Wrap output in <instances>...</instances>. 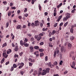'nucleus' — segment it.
Instances as JSON below:
<instances>
[{"label":"nucleus","mask_w":76,"mask_h":76,"mask_svg":"<svg viewBox=\"0 0 76 76\" xmlns=\"http://www.w3.org/2000/svg\"><path fill=\"white\" fill-rule=\"evenodd\" d=\"M61 51L62 53H63V52L65 53L66 51V48L64 47V46H62L61 47Z\"/></svg>","instance_id":"1"},{"label":"nucleus","mask_w":76,"mask_h":76,"mask_svg":"<svg viewBox=\"0 0 76 76\" xmlns=\"http://www.w3.org/2000/svg\"><path fill=\"white\" fill-rule=\"evenodd\" d=\"M47 65H48V67H50L51 68H52L53 67H54V65L51 64V62H49V63H47Z\"/></svg>","instance_id":"2"},{"label":"nucleus","mask_w":76,"mask_h":76,"mask_svg":"<svg viewBox=\"0 0 76 76\" xmlns=\"http://www.w3.org/2000/svg\"><path fill=\"white\" fill-rule=\"evenodd\" d=\"M34 26H39V21L37 20L34 22Z\"/></svg>","instance_id":"3"},{"label":"nucleus","mask_w":76,"mask_h":76,"mask_svg":"<svg viewBox=\"0 0 76 76\" xmlns=\"http://www.w3.org/2000/svg\"><path fill=\"white\" fill-rule=\"evenodd\" d=\"M3 57L5 58H7L8 57V55H6V52L3 53L2 54Z\"/></svg>","instance_id":"4"},{"label":"nucleus","mask_w":76,"mask_h":76,"mask_svg":"<svg viewBox=\"0 0 76 76\" xmlns=\"http://www.w3.org/2000/svg\"><path fill=\"white\" fill-rule=\"evenodd\" d=\"M42 75H46L47 74V72H46V71H45V70L44 69L42 71Z\"/></svg>","instance_id":"5"},{"label":"nucleus","mask_w":76,"mask_h":76,"mask_svg":"<svg viewBox=\"0 0 76 76\" xmlns=\"http://www.w3.org/2000/svg\"><path fill=\"white\" fill-rule=\"evenodd\" d=\"M72 44L70 43H69L68 44V48L69 50H70L71 48H72Z\"/></svg>","instance_id":"6"},{"label":"nucleus","mask_w":76,"mask_h":76,"mask_svg":"<svg viewBox=\"0 0 76 76\" xmlns=\"http://www.w3.org/2000/svg\"><path fill=\"white\" fill-rule=\"evenodd\" d=\"M30 49V52H33V51H34V47L33 46H31L29 47Z\"/></svg>","instance_id":"7"},{"label":"nucleus","mask_w":76,"mask_h":76,"mask_svg":"<svg viewBox=\"0 0 76 76\" xmlns=\"http://www.w3.org/2000/svg\"><path fill=\"white\" fill-rule=\"evenodd\" d=\"M23 45H24L25 47H28L29 46V44L27 43L26 42H23Z\"/></svg>","instance_id":"8"},{"label":"nucleus","mask_w":76,"mask_h":76,"mask_svg":"<svg viewBox=\"0 0 76 76\" xmlns=\"http://www.w3.org/2000/svg\"><path fill=\"white\" fill-rule=\"evenodd\" d=\"M75 65H76V64H75V62H73L72 64V65L71 66V67L72 68H74V67H75Z\"/></svg>","instance_id":"9"},{"label":"nucleus","mask_w":76,"mask_h":76,"mask_svg":"<svg viewBox=\"0 0 76 76\" xmlns=\"http://www.w3.org/2000/svg\"><path fill=\"white\" fill-rule=\"evenodd\" d=\"M50 69L49 68H47L46 69V70H45L46 71V73H49L50 72Z\"/></svg>","instance_id":"10"},{"label":"nucleus","mask_w":76,"mask_h":76,"mask_svg":"<svg viewBox=\"0 0 76 76\" xmlns=\"http://www.w3.org/2000/svg\"><path fill=\"white\" fill-rule=\"evenodd\" d=\"M73 54H74V52L73 51L69 53L70 57H72V55H73Z\"/></svg>","instance_id":"11"},{"label":"nucleus","mask_w":76,"mask_h":76,"mask_svg":"<svg viewBox=\"0 0 76 76\" xmlns=\"http://www.w3.org/2000/svg\"><path fill=\"white\" fill-rule=\"evenodd\" d=\"M6 46H7V43H5L2 45V48H3V47H6Z\"/></svg>","instance_id":"12"},{"label":"nucleus","mask_w":76,"mask_h":76,"mask_svg":"<svg viewBox=\"0 0 76 76\" xmlns=\"http://www.w3.org/2000/svg\"><path fill=\"white\" fill-rule=\"evenodd\" d=\"M75 39V37L73 36H71L70 37V39L71 40V41H73Z\"/></svg>","instance_id":"13"},{"label":"nucleus","mask_w":76,"mask_h":76,"mask_svg":"<svg viewBox=\"0 0 76 76\" xmlns=\"http://www.w3.org/2000/svg\"><path fill=\"white\" fill-rule=\"evenodd\" d=\"M70 32L73 34V28H71L70 29Z\"/></svg>","instance_id":"14"},{"label":"nucleus","mask_w":76,"mask_h":76,"mask_svg":"<svg viewBox=\"0 0 76 76\" xmlns=\"http://www.w3.org/2000/svg\"><path fill=\"white\" fill-rule=\"evenodd\" d=\"M56 32V30H53L52 31V35H54V34H55Z\"/></svg>","instance_id":"15"},{"label":"nucleus","mask_w":76,"mask_h":76,"mask_svg":"<svg viewBox=\"0 0 76 76\" xmlns=\"http://www.w3.org/2000/svg\"><path fill=\"white\" fill-rule=\"evenodd\" d=\"M4 62V58H3L1 62V64H2Z\"/></svg>","instance_id":"16"},{"label":"nucleus","mask_w":76,"mask_h":76,"mask_svg":"<svg viewBox=\"0 0 76 76\" xmlns=\"http://www.w3.org/2000/svg\"><path fill=\"white\" fill-rule=\"evenodd\" d=\"M21 26L20 25H18L16 27V29H20V28Z\"/></svg>","instance_id":"17"},{"label":"nucleus","mask_w":76,"mask_h":76,"mask_svg":"<svg viewBox=\"0 0 76 76\" xmlns=\"http://www.w3.org/2000/svg\"><path fill=\"white\" fill-rule=\"evenodd\" d=\"M34 49L35 50H38L39 49V47L37 46H36L34 47Z\"/></svg>","instance_id":"18"},{"label":"nucleus","mask_w":76,"mask_h":76,"mask_svg":"<svg viewBox=\"0 0 76 76\" xmlns=\"http://www.w3.org/2000/svg\"><path fill=\"white\" fill-rule=\"evenodd\" d=\"M45 34V33L44 32H42V33H41L39 34L40 36H43Z\"/></svg>","instance_id":"19"},{"label":"nucleus","mask_w":76,"mask_h":76,"mask_svg":"<svg viewBox=\"0 0 76 76\" xmlns=\"http://www.w3.org/2000/svg\"><path fill=\"white\" fill-rule=\"evenodd\" d=\"M18 50H19V49L18 46H17L14 49V50H15V51H18Z\"/></svg>","instance_id":"20"},{"label":"nucleus","mask_w":76,"mask_h":76,"mask_svg":"<svg viewBox=\"0 0 76 76\" xmlns=\"http://www.w3.org/2000/svg\"><path fill=\"white\" fill-rule=\"evenodd\" d=\"M20 44L21 45L23 46V41L22 40L20 41Z\"/></svg>","instance_id":"21"},{"label":"nucleus","mask_w":76,"mask_h":76,"mask_svg":"<svg viewBox=\"0 0 76 76\" xmlns=\"http://www.w3.org/2000/svg\"><path fill=\"white\" fill-rule=\"evenodd\" d=\"M18 66L15 64H14L13 65V67L14 68H16V67H17Z\"/></svg>","instance_id":"22"},{"label":"nucleus","mask_w":76,"mask_h":76,"mask_svg":"<svg viewBox=\"0 0 76 76\" xmlns=\"http://www.w3.org/2000/svg\"><path fill=\"white\" fill-rule=\"evenodd\" d=\"M11 11H10L8 12V16H10V15H11Z\"/></svg>","instance_id":"23"},{"label":"nucleus","mask_w":76,"mask_h":76,"mask_svg":"<svg viewBox=\"0 0 76 76\" xmlns=\"http://www.w3.org/2000/svg\"><path fill=\"white\" fill-rule=\"evenodd\" d=\"M44 56V53H41L40 54V57H42Z\"/></svg>","instance_id":"24"},{"label":"nucleus","mask_w":76,"mask_h":76,"mask_svg":"<svg viewBox=\"0 0 76 76\" xmlns=\"http://www.w3.org/2000/svg\"><path fill=\"white\" fill-rule=\"evenodd\" d=\"M41 37L39 36L38 37V38L37 39V41H39L41 39Z\"/></svg>","instance_id":"25"},{"label":"nucleus","mask_w":76,"mask_h":76,"mask_svg":"<svg viewBox=\"0 0 76 76\" xmlns=\"http://www.w3.org/2000/svg\"><path fill=\"white\" fill-rule=\"evenodd\" d=\"M48 29V28H43L42 29V31H47Z\"/></svg>","instance_id":"26"},{"label":"nucleus","mask_w":76,"mask_h":76,"mask_svg":"<svg viewBox=\"0 0 76 76\" xmlns=\"http://www.w3.org/2000/svg\"><path fill=\"white\" fill-rule=\"evenodd\" d=\"M63 21H66V20H67V19L66 18V17H64L63 19Z\"/></svg>","instance_id":"27"},{"label":"nucleus","mask_w":76,"mask_h":76,"mask_svg":"<svg viewBox=\"0 0 76 76\" xmlns=\"http://www.w3.org/2000/svg\"><path fill=\"white\" fill-rule=\"evenodd\" d=\"M14 4L13 3H12L11 2L10 4V6L11 7H12V6H13Z\"/></svg>","instance_id":"28"},{"label":"nucleus","mask_w":76,"mask_h":76,"mask_svg":"<svg viewBox=\"0 0 76 76\" xmlns=\"http://www.w3.org/2000/svg\"><path fill=\"white\" fill-rule=\"evenodd\" d=\"M39 51L40 52H43V51H44V49H40L39 50Z\"/></svg>","instance_id":"29"},{"label":"nucleus","mask_w":76,"mask_h":76,"mask_svg":"<svg viewBox=\"0 0 76 76\" xmlns=\"http://www.w3.org/2000/svg\"><path fill=\"white\" fill-rule=\"evenodd\" d=\"M75 10H76V9H74L73 10H72L71 11L72 13H75Z\"/></svg>","instance_id":"30"},{"label":"nucleus","mask_w":76,"mask_h":76,"mask_svg":"<svg viewBox=\"0 0 76 76\" xmlns=\"http://www.w3.org/2000/svg\"><path fill=\"white\" fill-rule=\"evenodd\" d=\"M68 25V22H66L64 25V26L66 27Z\"/></svg>","instance_id":"31"},{"label":"nucleus","mask_w":76,"mask_h":76,"mask_svg":"<svg viewBox=\"0 0 76 76\" xmlns=\"http://www.w3.org/2000/svg\"><path fill=\"white\" fill-rule=\"evenodd\" d=\"M30 40L31 41H34V38L33 37H31Z\"/></svg>","instance_id":"32"},{"label":"nucleus","mask_w":76,"mask_h":76,"mask_svg":"<svg viewBox=\"0 0 76 76\" xmlns=\"http://www.w3.org/2000/svg\"><path fill=\"white\" fill-rule=\"evenodd\" d=\"M56 54H57V52H56V51H55L54 53V57H55L56 56Z\"/></svg>","instance_id":"33"},{"label":"nucleus","mask_w":76,"mask_h":76,"mask_svg":"<svg viewBox=\"0 0 76 76\" xmlns=\"http://www.w3.org/2000/svg\"><path fill=\"white\" fill-rule=\"evenodd\" d=\"M70 18V15H67L66 16V18L67 19H69V18Z\"/></svg>","instance_id":"34"},{"label":"nucleus","mask_w":76,"mask_h":76,"mask_svg":"<svg viewBox=\"0 0 76 76\" xmlns=\"http://www.w3.org/2000/svg\"><path fill=\"white\" fill-rule=\"evenodd\" d=\"M41 72L39 71L38 74V76H40V75H41Z\"/></svg>","instance_id":"35"},{"label":"nucleus","mask_w":76,"mask_h":76,"mask_svg":"<svg viewBox=\"0 0 76 76\" xmlns=\"http://www.w3.org/2000/svg\"><path fill=\"white\" fill-rule=\"evenodd\" d=\"M3 3L4 4V5H6L7 4V2L6 1H4Z\"/></svg>","instance_id":"36"},{"label":"nucleus","mask_w":76,"mask_h":76,"mask_svg":"<svg viewBox=\"0 0 76 76\" xmlns=\"http://www.w3.org/2000/svg\"><path fill=\"white\" fill-rule=\"evenodd\" d=\"M68 73V71H66L64 72V75H66V74H67Z\"/></svg>","instance_id":"37"},{"label":"nucleus","mask_w":76,"mask_h":76,"mask_svg":"<svg viewBox=\"0 0 76 76\" xmlns=\"http://www.w3.org/2000/svg\"><path fill=\"white\" fill-rule=\"evenodd\" d=\"M9 26V23L7 22L6 23V27L7 28Z\"/></svg>","instance_id":"38"},{"label":"nucleus","mask_w":76,"mask_h":76,"mask_svg":"<svg viewBox=\"0 0 76 76\" xmlns=\"http://www.w3.org/2000/svg\"><path fill=\"white\" fill-rule=\"evenodd\" d=\"M45 58V61H47L48 60V56H46Z\"/></svg>","instance_id":"39"},{"label":"nucleus","mask_w":76,"mask_h":76,"mask_svg":"<svg viewBox=\"0 0 76 76\" xmlns=\"http://www.w3.org/2000/svg\"><path fill=\"white\" fill-rule=\"evenodd\" d=\"M38 51H36V52H35L34 54V55H36L37 54V53H38Z\"/></svg>","instance_id":"40"},{"label":"nucleus","mask_w":76,"mask_h":76,"mask_svg":"<svg viewBox=\"0 0 76 76\" xmlns=\"http://www.w3.org/2000/svg\"><path fill=\"white\" fill-rule=\"evenodd\" d=\"M48 1H49L47 0H45L44 1V3H47V2H48Z\"/></svg>","instance_id":"41"},{"label":"nucleus","mask_w":76,"mask_h":76,"mask_svg":"<svg viewBox=\"0 0 76 76\" xmlns=\"http://www.w3.org/2000/svg\"><path fill=\"white\" fill-rule=\"evenodd\" d=\"M39 10H41V7L40 6V4H39Z\"/></svg>","instance_id":"42"},{"label":"nucleus","mask_w":76,"mask_h":76,"mask_svg":"<svg viewBox=\"0 0 76 76\" xmlns=\"http://www.w3.org/2000/svg\"><path fill=\"white\" fill-rule=\"evenodd\" d=\"M27 10H28V9H27V8H25V10H24V13H25L26 12H27Z\"/></svg>","instance_id":"43"},{"label":"nucleus","mask_w":76,"mask_h":76,"mask_svg":"<svg viewBox=\"0 0 76 76\" xmlns=\"http://www.w3.org/2000/svg\"><path fill=\"white\" fill-rule=\"evenodd\" d=\"M14 69V68L13 67H12V68L10 69L11 72H12V71Z\"/></svg>","instance_id":"44"},{"label":"nucleus","mask_w":76,"mask_h":76,"mask_svg":"<svg viewBox=\"0 0 76 76\" xmlns=\"http://www.w3.org/2000/svg\"><path fill=\"white\" fill-rule=\"evenodd\" d=\"M11 9L13 10L16 9V7H11Z\"/></svg>","instance_id":"45"},{"label":"nucleus","mask_w":76,"mask_h":76,"mask_svg":"<svg viewBox=\"0 0 76 76\" xmlns=\"http://www.w3.org/2000/svg\"><path fill=\"white\" fill-rule=\"evenodd\" d=\"M29 66H32V63L31 62H29Z\"/></svg>","instance_id":"46"},{"label":"nucleus","mask_w":76,"mask_h":76,"mask_svg":"<svg viewBox=\"0 0 76 76\" xmlns=\"http://www.w3.org/2000/svg\"><path fill=\"white\" fill-rule=\"evenodd\" d=\"M44 44V42H41L40 43V45H42Z\"/></svg>","instance_id":"47"},{"label":"nucleus","mask_w":76,"mask_h":76,"mask_svg":"<svg viewBox=\"0 0 76 76\" xmlns=\"http://www.w3.org/2000/svg\"><path fill=\"white\" fill-rule=\"evenodd\" d=\"M19 57V56L18 55L15 54L14 56L15 58H16V57Z\"/></svg>","instance_id":"48"},{"label":"nucleus","mask_w":76,"mask_h":76,"mask_svg":"<svg viewBox=\"0 0 76 76\" xmlns=\"http://www.w3.org/2000/svg\"><path fill=\"white\" fill-rule=\"evenodd\" d=\"M20 65H21V66H22L23 67V66L24 65V64L23 63H21L20 64Z\"/></svg>","instance_id":"49"},{"label":"nucleus","mask_w":76,"mask_h":76,"mask_svg":"<svg viewBox=\"0 0 76 76\" xmlns=\"http://www.w3.org/2000/svg\"><path fill=\"white\" fill-rule=\"evenodd\" d=\"M57 26V23H55L54 25V26L55 28V27H56Z\"/></svg>","instance_id":"50"},{"label":"nucleus","mask_w":76,"mask_h":76,"mask_svg":"<svg viewBox=\"0 0 76 76\" xmlns=\"http://www.w3.org/2000/svg\"><path fill=\"white\" fill-rule=\"evenodd\" d=\"M23 52H21L20 53V56H22V54H23Z\"/></svg>","instance_id":"51"},{"label":"nucleus","mask_w":76,"mask_h":76,"mask_svg":"<svg viewBox=\"0 0 76 76\" xmlns=\"http://www.w3.org/2000/svg\"><path fill=\"white\" fill-rule=\"evenodd\" d=\"M44 14L45 16H47V15H48V12H45Z\"/></svg>","instance_id":"52"},{"label":"nucleus","mask_w":76,"mask_h":76,"mask_svg":"<svg viewBox=\"0 0 76 76\" xmlns=\"http://www.w3.org/2000/svg\"><path fill=\"white\" fill-rule=\"evenodd\" d=\"M38 35H35L34 36V38H35V39H37V38H38Z\"/></svg>","instance_id":"53"},{"label":"nucleus","mask_w":76,"mask_h":76,"mask_svg":"<svg viewBox=\"0 0 76 76\" xmlns=\"http://www.w3.org/2000/svg\"><path fill=\"white\" fill-rule=\"evenodd\" d=\"M23 72L22 71H20V73L21 74V75H23Z\"/></svg>","instance_id":"54"},{"label":"nucleus","mask_w":76,"mask_h":76,"mask_svg":"<svg viewBox=\"0 0 76 76\" xmlns=\"http://www.w3.org/2000/svg\"><path fill=\"white\" fill-rule=\"evenodd\" d=\"M62 63H63V61H61L60 62L59 64L60 65H61V64H62Z\"/></svg>","instance_id":"55"},{"label":"nucleus","mask_w":76,"mask_h":76,"mask_svg":"<svg viewBox=\"0 0 76 76\" xmlns=\"http://www.w3.org/2000/svg\"><path fill=\"white\" fill-rule=\"evenodd\" d=\"M34 3H35V1L34 0H32L31 1V4H34Z\"/></svg>","instance_id":"56"},{"label":"nucleus","mask_w":76,"mask_h":76,"mask_svg":"<svg viewBox=\"0 0 76 76\" xmlns=\"http://www.w3.org/2000/svg\"><path fill=\"white\" fill-rule=\"evenodd\" d=\"M57 15V13L56 12H53V16H56Z\"/></svg>","instance_id":"57"},{"label":"nucleus","mask_w":76,"mask_h":76,"mask_svg":"<svg viewBox=\"0 0 76 76\" xmlns=\"http://www.w3.org/2000/svg\"><path fill=\"white\" fill-rule=\"evenodd\" d=\"M54 64L55 65H57V62H55L54 63Z\"/></svg>","instance_id":"58"},{"label":"nucleus","mask_w":76,"mask_h":76,"mask_svg":"<svg viewBox=\"0 0 76 76\" xmlns=\"http://www.w3.org/2000/svg\"><path fill=\"white\" fill-rule=\"evenodd\" d=\"M31 26H35V24H34V23H32L31 24Z\"/></svg>","instance_id":"59"},{"label":"nucleus","mask_w":76,"mask_h":76,"mask_svg":"<svg viewBox=\"0 0 76 76\" xmlns=\"http://www.w3.org/2000/svg\"><path fill=\"white\" fill-rule=\"evenodd\" d=\"M63 25V23H61L59 25V26H62V25Z\"/></svg>","instance_id":"60"},{"label":"nucleus","mask_w":76,"mask_h":76,"mask_svg":"<svg viewBox=\"0 0 76 76\" xmlns=\"http://www.w3.org/2000/svg\"><path fill=\"white\" fill-rule=\"evenodd\" d=\"M61 18H62V15H61L58 17V19L60 20Z\"/></svg>","instance_id":"61"},{"label":"nucleus","mask_w":76,"mask_h":76,"mask_svg":"<svg viewBox=\"0 0 76 76\" xmlns=\"http://www.w3.org/2000/svg\"><path fill=\"white\" fill-rule=\"evenodd\" d=\"M18 18H19V19H22V16H18Z\"/></svg>","instance_id":"62"},{"label":"nucleus","mask_w":76,"mask_h":76,"mask_svg":"<svg viewBox=\"0 0 76 76\" xmlns=\"http://www.w3.org/2000/svg\"><path fill=\"white\" fill-rule=\"evenodd\" d=\"M27 35H28V36H29V37H30L32 36V35L31 34H28Z\"/></svg>","instance_id":"63"},{"label":"nucleus","mask_w":76,"mask_h":76,"mask_svg":"<svg viewBox=\"0 0 76 76\" xmlns=\"http://www.w3.org/2000/svg\"><path fill=\"white\" fill-rule=\"evenodd\" d=\"M34 61H35L34 59H33V60L31 59V63H33V62H34Z\"/></svg>","instance_id":"64"}]
</instances>
